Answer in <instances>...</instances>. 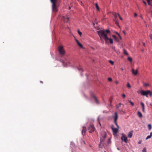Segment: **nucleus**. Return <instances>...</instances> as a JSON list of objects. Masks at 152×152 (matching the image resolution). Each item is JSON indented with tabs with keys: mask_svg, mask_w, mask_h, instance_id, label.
<instances>
[{
	"mask_svg": "<svg viewBox=\"0 0 152 152\" xmlns=\"http://www.w3.org/2000/svg\"><path fill=\"white\" fill-rule=\"evenodd\" d=\"M105 31L104 30H100L98 31V34L101 39H103L106 44L108 43V41H109L111 44H113V40L112 39L108 37L107 35L105 33Z\"/></svg>",
	"mask_w": 152,
	"mask_h": 152,
	"instance_id": "obj_1",
	"label": "nucleus"
},
{
	"mask_svg": "<svg viewBox=\"0 0 152 152\" xmlns=\"http://www.w3.org/2000/svg\"><path fill=\"white\" fill-rule=\"evenodd\" d=\"M51 2L52 3V10L55 12H57L58 11L57 9L58 6L56 4L57 0H50Z\"/></svg>",
	"mask_w": 152,
	"mask_h": 152,
	"instance_id": "obj_2",
	"label": "nucleus"
},
{
	"mask_svg": "<svg viewBox=\"0 0 152 152\" xmlns=\"http://www.w3.org/2000/svg\"><path fill=\"white\" fill-rule=\"evenodd\" d=\"M140 93L141 95L145 96L147 98L148 97V94H149L150 97H151L152 95V92L150 90L145 91L143 90H141L140 91Z\"/></svg>",
	"mask_w": 152,
	"mask_h": 152,
	"instance_id": "obj_3",
	"label": "nucleus"
},
{
	"mask_svg": "<svg viewBox=\"0 0 152 152\" xmlns=\"http://www.w3.org/2000/svg\"><path fill=\"white\" fill-rule=\"evenodd\" d=\"M107 136V134L105 132H104L102 133L101 136L100 138V144L99 145L100 148H102L101 147V145H103V142L105 140V138Z\"/></svg>",
	"mask_w": 152,
	"mask_h": 152,
	"instance_id": "obj_4",
	"label": "nucleus"
},
{
	"mask_svg": "<svg viewBox=\"0 0 152 152\" xmlns=\"http://www.w3.org/2000/svg\"><path fill=\"white\" fill-rule=\"evenodd\" d=\"M113 117V118H114V123L115 124V125L117 126V128L118 129H119V126L117 122V120L118 118V115L117 112H115V113Z\"/></svg>",
	"mask_w": 152,
	"mask_h": 152,
	"instance_id": "obj_5",
	"label": "nucleus"
},
{
	"mask_svg": "<svg viewBox=\"0 0 152 152\" xmlns=\"http://www.w3.org/2000/svg\"><path fill=\"white\" fill-rule=\"evenodd\" d=\"M58 51L61 55L62 56L64 55L65 53V51L63 47L62 46L59 47Z\"/></svg>",
	"mask_w": 152,
	"mask_h": 152,
	"instance_id": "obj_6",
	"label": "nucleus"
},
{
	"mask_svg": "<svg viewBox=\"0 0 152 152\" xmlns=\"http://www.w3.org/2000/svg\"><path fill=\"white\" fill-rule=\"evenodd\" d=\"M95 127L93 125L91 124L88 127V129L89 130V132L91 133L94 132L95 130Z\"/></svg>",
	"mask_w": 152,
	"mask_h": 152,
	"instance_id": "obj_7",
	"label": "nucleus"
},
{
	"mask_svg": "<svg viewBox=\"0 0 152 152\" xmlns=\"http://www.w3.org/2000/svg\"><path fill=\"white\" fill-rule=\"evenodd\" d=\"M111 128L113 130V132L114 134H116L118 132L119 129L117 128H114L113 125L111 126Z\"/></svg>",
	"mask_w": 152,
	"mask_h": 152,
	"instance_id": "obj_8",
	"label": "nucleus"
},
{
	"mask_svg": "<svg viewBox=\"0 0 152 152\" xmlns=\"http://www.w3.org/2000/svg\"><path fill=\"white\" fill-rule=\"evenodd\" d=\"M121 139L122 140L124 141L125 143H127L128 142L127 137L125 136L123 134H122V136L121 137Z\"/></svg>",
	"mask_w": 152,
	"mask_h": 152,
	"instance_id": "obj_9",
	"label": "nucleus"
},
{
	"mask_svg": "<svg viewBox=\"0 0 152 152\" xmlns=\"http://www.w3.org/2000/svg\"><path fill=\"white\" fill-rule=\"evenodd\" d=\"M70 147L72 149V152H74V150L75 149V144L74 143L71 142L70 144Z\"/></svg>",
	"mask_w": 152,
	"mask_h": 152,
	"instance_id": "obj_10",
	"label": "nucleus"
},
{
	"mask_svg": "<svg viewBox=\"0 0 152 152\" xmlns=\"http://www.w3.org/2000/svg\"><path fill=\"white\" fill-rule=\"evenodd\" d=\"M86 128L85 126H83V130L82 131V134L84 135H85V132H86Z\"/></svg>",
	"mask_w": 152,
	"mask_h": 152,
	"instance_id": "obj_11",
	"label": "nucleus"
},
{
	"mask_svg": "<svg viewBox=\"0 0 152 152\" xmlns=\"http://www.w3.org/2000/svg\"><path fill=\"white\" fill-rule=\"evenodd\" d=\"M61 61L62 62L63 66H64L66 67V66H69V63H66L65 61H61Z\"/></svg>",
	"mask_w": 152,
	"mask_h": 152,
	"instance_id": "obj_12",
	"label": "nucleus"
},
{
	"mask_svg": "<svg viewBox=\"0 0 152 152\" xmlns=\"http://www.w3.org/2000/svg\"><path fill=\"white\" fill-rule=\"evenodd\" d=\"M133 130H132L129 132L128 135V137L129 138H131L132 137L133 135Z\"/></svg>",
	"mask_w": 152,
	"mask_h": 152,
	"instance_id": "obj_13",
	"label": "nucleus"
},
{
	"mask_svg": "<svg viewBox=\"0 0 152 152\" xmlns=\"http://www.w3.org/2000/svg\"><path fill=\"white\" fill-rule=\"evenodd\" d=\"M140 104L142 108V111L144 113L145 112L144 104L142 102H140Z\"/></svg>",
	"mask_w": 152,
	"mask_h": 152,
	"instance_id": "obj_14",
	"label": "nucleus"
},
{
	"mask_svg": "<svg viewBox=\"0 0 152 152\" xmlns=\"http://www.w3.org/2000/svg\"><path fill=\"white\" fill-rule=\"evenodd\" d=\"M132 71L133 74L135 75H136L138 71L137 70L135 71L134 69H132Z\"/></svg>",
	"mask_w": 152,
	"mask_h": 152,
	"instance_id": "obj_15",
	"label": "nucleus"
},
{
	"mask_svg": "<svg viewBox=\"0 0 152 152\" xmlns=\"http://www.w3.org/2000/svg\"><path fill=\"white\" fill-rule=\"evenodd\" d=\"M137 115L140 118H142V113L140 111H138L137 112Z\"/></svg>",
	"mask_w": 152,
	"mask_h": 152,
	"instance_id": "obj_16",
	"label": "nucleus"
},
{
	"mask_svg": "<svg viewBox=\"0 0 152 152\" xmlns=\"http://www.w3.org/2000/svg\"><path fill=\"white\" fill-rule=\"evenodd\" d=\"M93 97H94V99L95 100L96 103L97 104H99V102H98V99H97L96 98V96H95V95H94L93 96Z\"/></svg>",
	"mask_w": 152,
	"mask_h": 152,
	"instance_id": "obj_17",
	"label": "nucleus"
},
{
	"mask_svg": "<svg viewBox=\"0 0 152 152\" xmlns=\"http://www.w3.org/2000/svg\"><path fill=\"white\" fill-rule=\"evenodd\" d=\"M62 18L64 20V22H65L66 20H65V18L66 19H67V21L68 22L69 20V18L68 17H66L65 16H63Z\"/></svg>",
	"mask_w": 152,
	"mask_h": 152,
	"instance_id": "obj_18",
	"label": "nucleus"
},
{
	"mask_svg": "<svg viewBox=\"0 0 152 152\" xmlns=\"http://www.w3.org/2000/svg\"><path fill=\"white\" fill-rule=\"evenodd\" d=\"M95 6L96 7L97 9L98 10V11H99V7L98 5V4L97 3H96L95 4Z\"/></svg>",
	"mask_w": 152,
	"mask_h": 152,
	"instance_id": "obj_19",
	"label": "nucleus"
},
{
	"mask_svg": "<svg viewBox=\"0 0 152 152\" xmlns=\"http://www.w3.org/2000/svg\"><path fill=\"white\" fill-rule=\"evenodd\" d=\"M113 37V38L116 41H118L117 38L116 37L115 35H112Z\"/></svg>",
	"mask_w": 152,
	"mask_h": 152,
	"instance_id": "obj_20",
	"label": "nucleus"
},
{
	"mask_svg": "<svg viewBox=\"0 0 152 152\" xmlns=\"http://www.w3.org/2000/svg\"><path fill=\"white\" fill-rule=\"evenodd\" d=\"M148 127L149 130H151L152 128L151 125V124H148Z\"/></svg>",
	"mask_w": 152,
	"mask_h": 152,
	"instance_id": "obj_21",
	"label": "nucleus"
},
{
	"mask_svg": "<svg viewBox=\"0 0 152 152\" xmlns=\"http://www.w3.org/2000/svg\"><path fill=\"white\" fill-rule=\"evenodd\" d=\"M78 45L80 46L81 48H83V47L82 44L80 43V42H78L77 43Z\"/></svg>",
	"mask_w": 152,
	"mask_h": 152,
	"instance_id": "obj_22",
	"label": "nucleus"
},
{
	"mask_svg": "<svg viewBox=\"0 0 152 152\" xmlns=\"http://www.w3.org/2000/svg\"><path fill=\"white\" fill-rule=\"evenodd\" d=\"M148 4L149 5H151V4L150 1V0H147Z\"/></svg>",
	"mask_w": 152,
	"mask_h": 152,
	"instance_id": "obj_23",
	"label": "nucleus"
},
{
	"mask_svg": "<svg viewBox=\"0 0 152 152\" xmlns=\"http://www.w3.org/2000/svg\"><path fill=\"white\" fill-rule=\"evenodd\" d=\"M109 62L112 65H113L114 64V62L111 60H109Z\"/></svg>",
	"mask_w": 152,
	"mask_h": 152,
	"instance_id": "obj_24",
	"label": "nucleus"
},
{
	"mask_svg": "<svg viewBox=\"0 0 152 152\" xmlns=\"http://www.w3.org/2000/svg\"><path fill=\"white\" fill-rule=\"evenodd\" d=\"M129 102L131 104L132 106H133L134 105V104L132 102V101H131V100H129Z\"/></svg>",
	"mask_w": 152,
	"mask_h": 152,
	"instance_id": "obj_25",
	"label": "nucleus"
},
{
	"mask_svg": "<svg viewBox=\"0 0 152 152\" xmlns=\"http://www.w3.org/2000/svg\"><path fill=\"white\" fill-rule=\"evenodd\" d=\"M143 86H149V85L148 84L146 83H143Z\"/></svg>",
	"mask_w": 152,
	"mask_h": 152,
	"instance_id": "obj_26",
	"label": "nucleus"
},
{
	"mask_svg": "<svg viewBox=\"0 0 152 152\" xmlns=\"http://www.w3.org/2000/svg\"><path fill=\"white\" fill-rule=\"evenodd\" d=\"M128 60H129V61L130 62H132V58L131 57H129L128 58Z\"/></svg>",
	"mask_w": 152,
	"mask_h": 152,
	"instance_id": "obj_27",
	"label": "nucleus"
},
{
	"mask_svg": "<svg viewBox=\"0 0 152 152\" xmlns=\"http://www.w3.org/2000/svg\"><path fill=\"white\" fill-rule=\"evenodd\" d=\"M151 136H150V135H148L146 137V140H147L148 139L151 138Z\"/></svg>",
	"mask_w": 152,
	"mask_h": 152,
	"instance_id": "obj_28",
	"label": "nucleus"
},
{
	"mask_svg": "<svg viewBox=\"0 0 152 152\" xmlns=\"http://www.w3.org/2000/svg\"><path fill=\"white\" fill-rule=\"evenodd\" d=\"M142 152H147L146 148H144L142 150Z\"/></svg>",
	"mask_w": 152,
	"mask_h": 152,
	"instance_id": "obj_29",
	"label": "nucleus"
},
{
	"mask_svg": "<svg viewBox=\"0 0 152 152\" xmlns=\"http://www.w3.org/2000/svg\"><path fill=\"white\" fill-rule=\"evenodd\" d=\"M127 86L129 88H130L131 87V86L129 83H127Z\"/></svg>",
	"mask_w": 152,
	"mask_h": 152,
	"instance_id": "obj_30",
	"label": "nucleus"
},
{
	"mask_svg": "<svg viewBox=\"0 0 152 152\" xmlns=\"http://www.w3.org/2000/svg\"><path fill=\"white\" fill-rule=\"evenodd\" d=\"M77 31L79 34L81 36L82 34V32L80 31L79 30H78Z\"/></svg>",
	"mask_w": 152,
	"mask_h": 152,
	"instance_id": "obj_31",
	"label": "nucleus"
},
{
	"mask_svg": "<svg viewBox=\"0 0 152 152\" xmlns=\"http://www.w3.org/2000/svg\"><path fill=\"white\" fill-rule=\"evenodd\" d=\"M124 53L125 54H126V55L128 54V53L127 52V51L125 50H124Z\"/></svg>",
	"mask_w": 152,
	"mask_h": 152,
	"instance_id": "obj_32",
	"label": "nucleus"
},
{
	"mask_svg": "<svg viewBox=\"0 0 152 152\" xmlns=\"http://www.w3.org/2000/svg\"><path fill=\"white\" fill-rule=\"evenodd\" d=\"M78 69L79 70V71H80L81 70L82 72H83V69H82V68H78Z\"/></svg>",
	"mask_w": 152,
	"mask_h": 152,
	"instance_id": "obj_33",
	"label": "nucleus"
},
{
	"mask_svg": "<svg viewBox=\"0 0 152 152\" xmlns=\"http://www.w3.org/2000/svg\"><path fill=\"white\" fill-rule=\"evenodd\" d=\"M106 31L107 33L108 34L110 33V31L108 29H107L106 30Z\"/></svg>",
	"mask_w": 152,
	"mask_h": 152,
	"instance_id": "obj_34",
	"label": "nucleus"
},
{
	"mask_svg": "<svg viewBox=\"0 0 152 152\" xmlns=\"http://www.w3.org/2000/svg\"><path fill=\"white\" fill-rule=\"evenodd\" d=\"M142 2H143L145 4V5H146V6H147V3H146V2L144 0H142Z\"/></svg>",
	"mask_w": 152,
	"mask_h": 152,
	"instance_id": "obj_35",
	"label": "nucleus"
},
{
	"mask_svg": "<svg viewBox=\"0 0 152 152\" xmlns=\"http://www.w3.org/2000/svg\"><path fill=\"white\" fill-rule=\"evenodd\" d=\"M118 15L119 17V18H120V20H123V19L120 16V15L118 13Z\"/></svg>",
	"mask_w": 152,
	"mask_h": 152,
	"instance_id": "obj_36",
	"label": "nucleus"
},
{
	"mask_svg": "<svg viewBox=\"0 0 152 152\" xmlns=\"http://www.w3.org/2000/svg\"><path fill=\"white\" fill-rule=\"evenodd\" d=\"M108 80L109 81H111L112 80V78H111L110 77H109L108 78Z\"/></svg>",
	"mask_w": 152,
	"mask_h": 152,
	"instance_id": "obj_37",
	"label": "nucleus"
},
{
	"mask_svg": "<svg viewBox=\"0 0 152 152\" xmlns=\"http://www.w3.org/2000/svg\"><path fill=\"white\" fill-rule=\"evenodd\" d=\"M116 33L118 35V36H119V37L120 38H121V37L120 35L119 34L118 32H116Z\"/></svg>",
	"mask_w": 152,
	"mask_h": 152,
	"instance_id": "obj_38",
	"label": "nucleus"
},
{
	"mask_svg": "<svg viewBox=\"0 0 152 152\" xmlns=\"http://www.w3.org/2000/svg\"><path fill=\"white\" fill-rule=\"evenodd\" d=\"M122 96L123 98H125L126 96V95L124 94H123L122 95Z\"/></svg>",
	"mask_w": 152,
	"mask_h": 152,
	"instance_id": "obj_39",
	"label": "nucleus"
},
{
	"mask_svg": "<svg viewBox=\"0 0 152 152\" xmlns=\"http://www.w3.org/2000/svg\"><path fill=\"white\" fill-rule=\"evenodd\" d=\"M100 116H99L98 117V122H99V123L100 124V122H99V118H100Z\"/></svg>",
	"mask_w": 152,
	"mask_h": 152,
	"instance_id": "obj_40",
	"label": "nucleus"
},
{
	"mask_svg": "<svg viewBox=\"0 0 152 152\" xmlns=\"http://www.w3.org/2000/svg\"><path fill=\"white\" fill-rule=\"evenodd\" d=\"M115 19H116L117 18H118V17H117V16L116 15H115Z\"/></svg>",
	"mask_w": 152,
	"mask_h": 152,
	"instance_id": "obj_41",
	"label": "nucleus"
},
{
	"mask_svg": "<svg viewBox=\"0 0 152 152\" xmlns=\"http://www.w3.org/2000/svg\"><path fill=\"white\" fill-rule=\"evenodd\" d=\"M121 103H120L119 104V106H117V108H118L119 107H120V105H121Z\"/></svg>",
	"mask_w": 152,
	"mask_h": 152,
	"instance_id": "obj_42",
	"label": "nucleus"
},
{
	"mask_svg": "<svg viewBox=\"0 0 152 152\" xmlns=\"http://www.w3.org/2000/svg\"><path fill=\"white\" fill-rule=\"evenodd\" d=\"M151 39H152V34H150L149 36Z\"/></svg>",
	"mask_w": 152,
	"mask_h": 152,
	"instance_id": "obj_43",
	"label": "nucleus"
},
{
	"mask_svg": "<svg viewBox=\"0 0 152 152\" xmlns=\"http://www.w3.org/2000/svg\"><path fill=\"white\" fill-rule=\"evenodd\" d=\"M134 16L136 17V16H137V13H135L134 14Z\"/></svg>",
	"mask_w": 152,
	"mask_h": 152,
	"instance_id": "obj_44",
	"label": "nucleus"
},
{
	"mask_svg": "<svg viewBox=\"0 0 152 152\" xmlns=\"http://www.w3.org/2000/svg\"><path fill=\"white\" fill-rule=\"evenodd\" d=\"M115 82L117 84H118V82L117 81H115Z\"/></svg>",
	"mask_w": 152,
	"mask_h": 152,
	"instance_id": "obj_45",
	"label": "nucleus"
},
{
	"mask_svg": "<svg viewBox=\"0 0 152 152\" xmlns=\"http://www.w3.org/2000/svg\"><path fill=\"white\" fill-rule=\"evenodd\" d=\"M150 136H151V137L152 136V132H151L150 133Z\"/></svg>",
	"mask_w": 152,
	"mask_h": 152,
	"instance_id": "obj_46",
	"label": "nucleus"
},
{
	"mask_svg": "<svg viewBox=\"0 0 152 152\" xmlns=\"http://www.w3.org/2000/svg\"><path fill=\"white\" fill-rule=\"evenodd\" d=\"M123 33H124V34H125V31H123Z\"/></svg>",
	"mask_w": 152,
	"mask_h": 152,
	"instance_id": "obj_47",
	"label": "nucleus"
},
{
	"mask_svg": "<svg viewBox=\"0 0 152 152\" xmlns=\"http://www.w3.org/2000/svg\"><path fill=\"white\" fill-rule=\"evenodd\" d=\"M76 42H77V43H78V42H79V41L78 40L77 41H76Z\"/></svg>",
	"mask_w": 152,
	"mask_h": 152,
	"instance_id": "obj_48",
	"label": "nucleus"
},
{
	"mask_svg": "<svg viewBox=\"0 0 152 152\" xmlns=\"http://www.w3.org/2000/svg\"><path fill=\"white\" fill-rule=\"evenodd\" d=\"M121 70L122 71H123V69L122 68H121Z\"/></svg>",
	"mask_w": 152,
	"mask_h": 152,
	"instance_id": "obj_49",
	"label": "nucleus"
},
{
	"mask_svg": "<svg viewBox=\"0 0 152 152\" xmlns=\"http://www.w3.org/2000/svg\"><path fill=\"white\" fill-rule=\"evenodd\" d=\"M138 143L139 144H140L141 143V142H140V141L139 142H138Z\"/></svg>",
	"mask_w": 152,
	"mask_h": 152,
	"instance_id": "obj_50",
	"label": "nucleus"
},
{
	"mask_svg": "<svg viewBox=\"0 0 152 152\" xmlns=\"http://www.w3.org/2000/svg\"><path fill=\"white\" fill-rule=\"evenodd\" d=\"M40 82L41 83H43V82H42V81H40Z\"/></svg>",
	"mask_w": 152,
	"mask_h": 152,
	"instance_id": "obj_51",
	"label": "nucleus"
},
{
	"mask_svg": "<svg viewBox=\"0 0 152 152\" xmlns=\"http://www.w3.org/2000/svg\"><path fill=\"white\" fill-rule=\"evenodd\" d=\"M143 45H144V46H145V43H143Z\"/></svg>",
	"mask_w": 152,
	"mask_h": 152,
	"instance_id": "obj_52",
	"label": "nucleus"
},
{
	"mask_svg": "<svg viewBox=\"0 0 152 152\" xmlns=\"http://www.w3.org/2000/svg\"><path fill=\"white\" fill-rule=\"evenodd\" d=\"M75 40L76 41H77V39H75Z\"/></svg>",
	"mask_w": 152,
	"mask_h": 152,
	"instance_id": "obj_53",
	"label": "nucleus"
},
{
	"mask_svg": "<svg viewBox=\"0 0 152 152\" xmlns=\"http://www.w3.org/2000/svg\"><path fill=\"white\" fill-rule=\"evenodd\" d=\"M86 76L87 77H88V75H87V74H86Z\"/></svg>",
	"mask_w": 152,
	"mask_h": 152,
	"instance_id": "obj_54",
	"label": "nucleus"
},
{
	"mask_svg": "<svg viewBox=\"0 0 152 152\" xmlns=\"http://www.w3.org/2000/svg\"><path fill=\"white\" fill-rule=\"evenodd\" d=\"M117 149L118 150H119V148H117Z\"/></svg>",
	"mask_w": 152,
	"mask_h": 152,
	"instance_id": "obj_55",
	"label": "nucleus"
},
{
	"mask_svg": "<svg viewBox=\"0 0 152 152\" xmlns=\"http://www.w3.org/2000/svg\"><path fill=\"white\" fill-rule=\"evenodd\" d=\"M70 9H71V7H69V10H70Z\"/></svg>",
	"mask_w": 152,
	"mask_h": 152,
	"instance_id": "obj_56",
	"label": "nucleus"
},
{
	"mask_svg": "<svg viewBox=\"0 0 152 152\" xmlns=\"http://www.w3.org/2000/svg\"><path fill=\"white\" fill-rule=\"evenodd\" d=\"M137 93L139 94L140 93V92L138 91H137Z\"/></svg>",
	"mask_w": 152,
	"mask_h": 152,
	"instance_id": "obj_57",
	"label": "nucleus"
},
{
	"mask_svg": "<svg viewBox=\"0 0 152 152\" xmlns=\"http://www.w3.org/2000/svg\"><path fill=\"white\" fill-rule=\"evenodd\" d=\"M85 95V97H86V96L85 95Z\"/></svg>",
	"mask_w": 152,
	"mask_h": 152,
	"instance_id": "obj_58",
	"label": "nucleus"
},
{
	"mask_svg": "<svg viewBox=\"0 0 152 152\" xmlns=\"http://www.w3.org/2000/svg\"><path fill=\"white\" fill-rule=\"evenodd\" d=\"M141 18H142V16H141Z\"/></svg>",
	"mask_w": 152,
	"mask_h": 152,
	"instance_id": "obj_59",
	"label": "nucleus"
},
{
	"mask_svg": "<svg viewBox=\"0 0 152 152\" xmlns=\"http://www.w3.org/2000/svg\"><path fill=\"white\" fill-rule=\"evenodd\" d=\"M81 75L82 76H83V75H82V74H81Z\"/></svg>",
	"mask_w": 152,
	"mask_h": 152,
	"instance_id": "obj_60",
	"label": "nucleus"
},
{
	"mask_svg": "<svg viewBox=\"0 0 152 152\" xmlns=\"http://www.w3.org/2000/svg\"><path fill=\"white\" fill-rule=\"evenodd\" d=\"M115 48V47H114V48H113V49H114V48Z\"/></svg>",
	"mask_w": 152,
	"mask_h": 152,
	"instance_id": "obj_61",
	"label": "nucleus"
},
{
	"mask_svg": "<svg viewBox=\"0 0 152 152\" xmlns=\"http://www.w3.org/2000/svg\"><path fill=\"white\" fill-rule=\"evenodd\" d=\"M104 152H106L105 151H104Z\"/></svg>",
	"mask_w": 152,
	"mask_h": 152,
	"instance_id": "obj_62",
	"label": "nucleus"
}]
</instances>
